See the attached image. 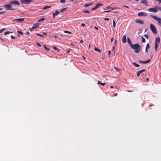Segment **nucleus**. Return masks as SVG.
<instances>
[{
    "label": "nucleus",
    "mask_w": 161,
    "mask_h": 161,
    "mask_svg": "<svg viewBox=\"0 0 161 161\" xmlns=\"http://www.w3.org/2000/svg\"><path fill=\"white\" fill-rule=\"evenodd\" d=\"M44 20H45V18H41L40 19H39L38 20V22H41V21H43Z\"/></svg>",
    "instance_id": "25"
},
{
    "label": "nucleus",
    "mask_w": 161,
    "mask_h": 161,
    "mask_svg": "<svg viewBox=\"0 0 161 161\" xmlns=\"http://www.w3.org/2000/svg\"><path fill=\"white\" fill-rule=\"evenodd\" d=\"M158 44H155L154 46V49L155 51H157V49L158 47Z\"/></svg>",
    "instance_id": "23"
},
{
    "label": "nucleus",
    "mask_w": 161,
    "mask_h": 161,
    "mask_svg": "<svg viewBox=\"0 0 161 161\" xmlns=\"http://www.w3.org/2000/svg\"><path fill=\"white\" fill-rule=\"evenodd\" d=\"M84 6L86 7H87L88 6H89L88 4H85Z\"/></svg>",
    "instance_id": "45"
},
{
    "label": "nucleus",
    "mask_w": 161,
    "mask_h": 161,
    "mask_svg": "<svg viewBox=\"0 0 161 161\" xmlns=\"http://www.w3.org/2000/svg\"><path fill=\"white\" fill-rule=\"evenodd\" d=\"M113 25L114 28H115V27L116 24L115 23V22L114 20H113Z\"/></svg>",
    "instance_id": "33"
},
{
    "label": "nucleus",
    "mask_w": 161,
    "mask_h": 161,
    "mask_svg": "<svg viewBox=\"0 0 161 161\" xmlns=\"http://www.w3.org/2000/svg\"><path fill=\"white\" fill-rule=\"evenodd\" d=\"M104 20H108V21L109 20V19L108 18H106L104 19Z\"/></svg>",
    "instance_id": "46"
},
{
    "label": "nucleus",
    "mask_w": 161,
    "mask_h": 161,
    "mask_svg": "<svg viewBox=\"0 0 161 161\" xmlns=\"http://www.w3.org/2000/svg\"><path fill=\"white\" fill-rule=\"evenodd\" d=\"M44 48L47 51H49V49L48 48H47L46 46L45 45H44Z\"/></svg>",
    "instance_id": "30"
},
{
    "label": "nucleus",
    "mask_w": 161,
    "mask_h": 161,
    "mask_svg": "<svg viewBox=\"0 0 161 161\" xmlns=\"http://www.w3.org/2000/svg\"><path fill=\"white\" fill-rule=\"evenodd\" d=\"M127 41L128 44L130 47L133 44H132V42L129 37L127 38Z\"/></svg>",
    "instance_id": "15"
},
{
    "label": "nucleus",
    "mask_w": 161,
    "mask_h": 161,
    "mask_svg": "<svg viewBox=\"0 0 161 161\" xmlns=\"http://www.w3.org/2000/svg\"><path fill=\"white\" fill-rule=\"evenodd\" d=\"M33 1V0H21L20 1L21 3L25 4H29Z\"/></svg>",
    "instance_id": "5"
},
{
    "label": "nucleus",
    "mask_w": 161,
    "mask_h": 161,
    "mask_svg": "<svg viewBox=\"0 0 161 161\" xmlns=\"http://www.w3.org/2000/svg\"><path fill=\"white\" fill-rule=\"evenodd\" d=\"M64 32L65 33H69V34H72V33L71 32H70L69 31H64Z\"/></svg>",
    "instance_id": "31"
},
{
    "label": "nucleus",
    "mask_w": 161,
    "mask_h": 161,
    "mask_svg": "<svg viewBox=\"0 0 161 161\" xmlns=\"http://www.w3.org/2000/svg\"><path fill=\"white\" fill-rule=\"evenodd\" d=\"M26 34L28 35V36H29L30 33L29 31H27L26 32Z\"/></svg>",
    "instance_id": "55"
},
{
    "label": "nucleus",
    "mask_w": 161,
    "mask_h": 161,
    "mask_svg": "<svg viewBox=\"0 0 161 161\" xmlns=\"http://www.w3.org/2000/svg\"><path fill=\"white\" fill-rule=\"evenodd\" d=\"M115 46L116 45L117 43V40H115Z\"/></svg>",
    "instance_id": "58"
},
{
    "label": "nucleus",
    "mask_w": 161,
    "mask_h": 161,
    "mask_svg": "<svg viewBox=\"0 0 161 161\" xmlns=\"http://www.w3.org/2000/svg\"><path fill=\"white\" fill-rule=\"evenodd\" d=\"M12 33V32H10L9 31H6V32H4V35H6L7 34H9L10 33Z\"/></svg>",
    "instance_id": "32"
},
{
    "label": "nucleus",
    "mask_w": 161,
    "mask_h": 161,
    "mask_svg": "<svg viewBox=\"0 0 161 161\" xmlns=\"http://www.w3.org/2000/svg\"><path fill=\"white\" fill-rule=\"evenodd\" d=\"M81 25L83 26V27H84L85 26V24H83V23H82L81 24Z\"/></svg>",
    "instance_id": "52"
},
{
    "label": "nucleus",
    "mask_w": 161,
    "mask_h": 161,
    "mask_svg": "<svg viewBox=\"0 0 161 161\" xmlns=\"http://www.w3.org/2000/svg\"><path fill=\"white\" fill-rule=\"evenodd\" d=\"M142 42H145V39L143 37H142Z\"/></svg>",
    "instance_id": "36"
},
{
    "label": "nucleus",
    "mask_w": 161,
    "mask_h": 161,
    "mask_svg": "<svg viewBox=\"0 0 161 161\" xmlns=\"http://www.w3.org/2000/svg\"><path fill=\"white\" fill-rule=\"evenodd\" d=\"M97 9V8L95 6L94 7L92 8V10H95L96 9Z\"/></svg>",
    "instance_id": "41"
},
{
    "label": "nucleus",
    "mask_w": 161,
    "mask_h": 161,
    "mask_svg": "<svg viewBox=\"0 0 161 161\" xmlns=\"http://www.w3.org/2000/svg\"><path fill=\"white\" fill-rule=\"evenodd\" d=\"M94 28H95L96 29V30H98V28L97 27H94Z\"/></svg>",
    "instance_id": "62"
},
{
    "label": "nucleus",
    "mask_w": 161,
    "mask_h": 161,
    "mask_svg": "<svg viewBox=\"0 0 161 161\" xmlns=\"http://www.w3.org/2000/svg\"><path fill=\"white\" fill-rule=\"evenodd\" d=\"M144 36L146 38H148V37H149V36L148 35H147V34H145L144 35Z\"/></svg>",
    "instance_id": "39"
},
{
    "label": "nucleus",
    "mask_w": 161,
    "mask_h": 161,
    "mask_svg": "<svg viewBox=\"0 0 161 161\" xmlns=\"http://www.w3.org/2000/svg\"><path fill=\"white\" fill-rule=\"evenodd\" d=\"M141 3L145 5L146 6H148V3L146 0H142Z\"/></svg>",
    "instance_id": "11"
},
{
    "label": "nucleus",
    "mask_w": 161,
    "mask_h": 161,
    "mask_svg": "<svg viewBox=\"0 0 161 161\" xmlns=\"http://www.w3.org/2000/svg\"><path fill=\"white\" fill-rule=\"evenodd\" d=\"M150 61V59H149L147 61H142V60H139V62L140 63H143V64H147Z\"/></svg>",
    "instance_id": "14"
},
{
    "label": "nucleus",
    "mask_w": 161,
    "mask_h": 161,
    "mask_svg": "<svg viewBox=\"0 0 161 161\" xmlns=\"http://www.w3.org/2000/svg\"><path fill=\"white\" fill-rule=\"evenodd\" d=\"M102 5H103V4L99 3L97 4L96 5V7L97 8L99 6H102Z\"/></svg>",
    "instance_id": "19"
},
{
    "label": "nucleus",
    "mask_w": 161,
    "mask_h": 161,
    "mask_svg": "<svg viewBox=\"0 0 161 161\" xmlns=\"http://www.w3.org/2000/svg\"><path fill=\"white\" fill-rule=\"evenodd\" d=\"M137 76L138 77H139L140 76V75L141 74H140L139 73V72H137Z\"/></svg>",
    "instance_id": "42"
},
{
    "label": "nucleus",
    "mask_w": 161,
    "mask_h": 161,
    "mask_svg": "<svg viewBox=\"0 0 161 161\" xmlns=\"http://www.w3.org/2000/svg\"><path fill=\"white\" fill-rule=\"evenodd\" d=\"M25 19V18H19V19H15L12 20V21L14 22V20H17L18 22H21L23 21Z\"/></svg>",
    "instance_id": "7"
},
{
    "label": "nucleus",
    "mask_w": 161,
    "mask_h": 161,
    "mask_svg": "<svg viewBox=\"0 0 161 161\" xmlns=\"http://www.w3.org/2000/svg\"><path fill=\"white\" fill-rule=\"evenodd\" d=\"M159 3H161V0H157Z\"/></svg>",
    "instance_id": "60"
},
{
    "label": "nucleus",
    "mask_w": 161,
    "mask_h": 161,
    "mask_svg": "<svg viewBox=\"0 0 161 161\" xmlns=\"http://www.w3.org/2000/svg\"><path fill=\"white\" fill-rule=\"evenodd\" d=\"M114 68L115 69H116L117 71H119L120 70V69H118L117 68H116V67H114Z\"/></svg>",
    "instance_id": "44"
},
{
    "label": "nucleus",
    "mask_w": 161,
    "mask_h": 161,
    "mask_svg": "<svg viewBox=\"0 0 161 161\" xmlns=\"http://www.w3.org/2000/svg\"><path fill=\"white\" fill-rule=\"evenodd\" d=\"M17 32H18V33L21 34L22 35H23V32H22L21 31H18Z\"/></svg>",
    "instance_id": "37"
},
{
    "label": "nucleus",
    "mask_w": 161,
    "mask_h": 161,
    "mask_svg": "<svg viewBox=\"0 0 161 161\" xmlns=\"http://www.w3.org/2000/svg\"><path fill=\"white\" fill-rule=\"evenodd\" d=\"M146 71V70L145 69H142L141 70H140V71H138V72H139V73L140 74H141L142 73V72H145Z\"/></svg>",
    "instance_id": "24"
},
{
    "label": "nucleus",
    "mask_w": 161,
    "mask_h": 161,
    "mask_svg": "<svg viewBox=\"0 0 161 161\" xmlns=\"http://www.w3.org/2000/svg\"><path fill=\"white\" fill-rule=\"evenodd\" d=\"M114 39V38L112 37L111 38V42H113Z\"/></svg>",
    "instance_id": "57"
},
{
    "label": "nucleus",
    "mask_w": 161,
    "mask_h": 161,
    "mask_svg": "<svg viewBox=\"0 0 161 161\" xmlns=\"http://www.w3.org/2000/svg\"><path fill=\"white\" fill-rule=\"evenodd\" d=\"M111 11L110 10H109V11H104V12H110Z\"/></svg>",
    "instance_id": "59"
},
{
    "label": "nucleus",
    "mask_w": 161,
    "mask_h": 161,
    "mask_svg": "<svg viewBox=\"0 0 161 161\" xmlns=\"http://www.w3.org/2000/svg\"><path fill=\"white\" fill-rule=\"evenodd\" d=\"M51 6H46L42 8L43 9H46L48 8H51Z\"/></svg>",
    "instance_id": "18"
},
{
    "label": "nucleus",
    "mask_w": 161,
    "mask_h": 161,
    "mask_svg": "<svg viewBox=\"0 0 161 161\" xmlns=\"http://www.w3.org/2000/svg\"><path fill=\"white\" fill-rule=\"evenodd\" d=\"M130 47L133 49L135 50V52L136 53H139L141 49V47L140 46L138 43L132 44Z\"/></svg>",
    "instance_id": "2"
},
{
    "label": "nucleus",
    "mask_w": 161,
    "mask_h": 161,
    "mask_svg": "<svg viewBox=\"0 0 161 161\" xmlns=\"http://www.w3.org/2000/svg\"><path fill=\"white\" fill-rule=\"evenodd\" d=\"M135 22L137 23H140V24H144L143 21L142 20L139 19H136L135 21Z\"/></svg>",
    "instance_id": "12"
},
{
    "label": "nucleus",
    "mask_w": 161,
    "mask_h": 161,
    "mask_svg": "<svg viewBox=\"0 0 161 161\" xmlns=\"http://www.w3.org/2000/svg\"><path fill=\"white\" fill-rule=\"evenodd\" d=\"M5 30V28H3V29H2L1 30H0V33H2V32H3V31H4Z\"/></svg>",
    "instance_id": "35"
},
{
    "label": "nucleus",
    "mask_w": 161,
    "mask_h": 161,
    "mask_svg": "<svg viewBox=\"0 0 161 161\" xmlns=\"http://www.w3.org/2000/svg\"><path fill=\"white\" fill-rule=\"evenodd\" d=\"M11 38H12V39H15V37L14 36H13L12 35H11Z\"/></svg>",
    "instance_id": "48"
},
{
    "label": "nucleus",
    "mask_w": 161,
    "mask_h": 161,
    "mask_svg": "<svg viewBox=\"0 0 161 161\" xmlns=\"http://www.w3.org/2000/svg\"><path fill=\"white\" fill-rule=\"evenodd\" d=\"M160 42V38L159 37H157L155 38V44H159Z\"/></svg>",
    "instance_id": "10"
},
{
    "label": "nucleus",
    "mask_w": 161,
    "mask_h": 161,
    "mask_svg": "<svg viewBox=\"0 0 161 161\" xmlns=\"http://www.w3.org/2000/svg\"><path fill=\"white\" fill-rule=\"evenodd\" d=\"M157 7H156L155 8H149L148 9V11L151 12L156 13L158 11V8H157Z\"/></svg>",
    "instance_id": "6"
},
{
    "label": "nucleus",
    "mask_w": 161,
    "mask_h": 161,
    "mask_svg": "<svg viewBox=\"0 0 161 161\" xmlns=\"http://www.w3.org/2000/svg\"><path fill=\"white\" fill-rule=\"evenodd\" d=\"M20 4V3L17 1H11L9 2V4H8L4 5L3 7L6 8V10H14V8H12V5H14L19 6Z\"/></svg>",
    "instance_id": "1"
},
{
    "label": "nucleus",
    "mask_w": 161,
    "mask_h": 161,
    "mask_svg": "<svg viewBox=\"0 0 161 161\" xmlns=\"http://www.w3.org/2000/svg\"><path fill=\"white\" fill-rule=\"evenodd\" d=\"M53 49L55 50H56L57 51V52H59V49H58L56 47H53Z\"/></svg>",
    "instance_id": "27"
},
{
    "label": "nucleus",
    "mask_w": 161,
    "mask_h": 161,
    "mask_svg": "<svg viewBox=\"0 0 161 161\" xmlns=\"http://www.w3.org/2000/svg\"><path fill=\"white\" fill-rule=\"evenodd\" d=\"M138 15L139 16H147V14L144 12H139L138 13Z\"/></svg>",
    "instance_id": "8"
},
{
    "label": "nucleus",
    "mask_w": 161,
    "mask_h": 161,
    "mask_svg": "<svg viewBox=\"0 0 161 161\" xmlns=\"http://www.w3.org/2000/svg\"><path fill=\"white\" fill-rule=\"evenodd\" d=\"M132 64L135 66L136 67H138L140 66V65L139 64H138L135 62H133Z\"/></svg>",
    "instance_id": "21"
},
{
    "label": "nucleus",
    "mask_w": 161,
    "mask_h": 161,
    "mask_svg": "<svg viewBox=\"0 0 161 161\" xmlns=\"http://www.w3.org/2000/svg\"><path fill=\"white\" fill-rule=\"evenodd\" d=\"M123 7H126V8H129V7L128 6H126V5H123Z\"/></svg>",
    "instance_id": "54"
},
{
    "label": "nucleus",
    "mask_w": 161,
    "mask_h": 161,
    "mask_svg": "<svg viewBox=\"0 0 161 161\" xmlns=\"http://www.w3.org/2000/svg\"><path fill=\"white\" fill-rule=\"evenodd\" d=\"M83 42V40H81L80 41V42H81V43Z\"/></svg>",
    "instance_id": "64"
},
{
    "label": "nucleus",
    "mask_w": 161,
    "mask_h": 161,
    "mask_svg": "<svg viewBox=\"0 0 161 161\" xmlns=\"http://www.w3.org/2000/svg\"><path fill=\"white\" fill-rule=\"evenodd\" d=\"M83 13H90V12H89V10H84L83 11Z\"/></svg>",
    "instance_id": "29"
},
{
    "label": "nucleus",
    "mask_w": 161,
    "mask_h": 161,
    "mask_svg": "<svg viewBox=\"0 0 161 161\" xmlns=\"http://www.w3.org/2000/svg\"><path fill=\"white\" fill-rule=\"evenodd\" d=\"M110 53H111V51H108V55L109 56L110 55Z\"/></svg>",
    "instance_id": "56"
},
{
    "label": "nucleus",
    "mask_w": 161,
    "mask_h": 161,
    "mask_svg": "<svg viewBox=\"0 0 161 161\" xmlns=\"http://www.w3.org/2000/svg\"><path fill=\"white\" fill-rule=\"evenodd\" d=\"M37 35H38V36H41V37H43L44 36L42 35H41V34H39V33H37L36 34Z\"/></svg>",
    "instance_id": "38"
},
{
    "label": "nucleus",
    "mask_w": 161,
    "mask_h": 161,
    "mask_svg": "<svg viewBox=\"0 0 161 161\" xmlns=\"http://www.w3.org/2000/svg\"><path fill=\"white\" fill-rule=\"evenodd\" d=\"M117 87L116 86H115L114 87L112 86H110V87L111 88H115Z\"/></svg>",
    "instance_id": "49"
},
{
    "label": "nucleus",
    "mask_w": 161,
    "mask_h": 161,
    "mask_svg": "<svg viewBox=\"0 0 161 161\" xmlns=\"http://www.w3.org/2000/svg\"><path fill=\"white\" fill-rule=\"evenodd\" d=\"M150 16L153 18L154 19L157 20L158 22V25L161 26V18L152 15H150Z\"/></svg>",
    "instance_id": "3"
},
{
    "label": "nucleus",
    "mask_w": 161,
    "mask_h": 161,
    "mask_svg": "<svg viewBox=\"0 0 161 161\" xmlns=\"http://www.w3.org/2000/svg\"><path fill=\"white\" fill-rule=\"evenodd\" d=\"M94 49L96 51H98L99 52H101L100 50L99 49L97 48V47H94Z\"/></svg>",
    "instance_id": "26"
},
{
    "label": "nucleus",
    "mask_w": 161,
    "mask_h": 161,
    "mask_svg": "<svg viewBox=\"0 0 161 161\" xmlns=\"http://www.w3.org/2000/svg\"><path fill=\"white\" fill-rule=\"evenodd\" d=\"M122 41L123 43H125V42H126V36L125 35H123L122 37Z\"/></svg>",
    "instance_id": "13"
},
{
    "label": "nucleus",
    "mask_w": 161,
    "mask_h": 161,
    "mask_svg": "<svg viewBox=\"0 0 161 161\" xmlns=\"http://www.w3.org/2000/svg\"><path fill=\"white\" fill-rule=\"evenodd\" d=\"M92 4V3H89V4H88L89 6L91 5Z\"/></svg>",
    "instance_id": "61"
},
{
    "label": "nucleus",
    "mask_w": 161,
    "mask_h": 161,
    "mask_svg": "<svg viewBox=\"0 0 161 161\" xmlns=\"http://www.w3.org/2000/svg\"><path fill=\"white\" fill-rule=\"evenodd\" d=\"M70 50H71V49L67 50V51H66V53H69L70 52Z\"/></svg>",
    "instance_id": "50"
},
{
    "label": "nucleus",
    "mask_w": 161,
    "mask_h": 161,
    "mask_svg": "<svg viewBox=\"0 0 161 161\" xmlns=\"http://www.w3.org/2000/svg\"><path fill=\"white\" fill-rule=\"evenodd\" d=\"M38 26V24H35L34 25H33V26L32 27V29H35L36 28H37Z\"/></svg>",
    "instance_id": "16"
},
{
    "label": "nucleus",
    "mask_w": 161,
    "mask_h": 161,
    "mask_svg": "<svg viewBox=\"0 0 161 161\" xmlns=\"http://www.w3.org/2000/svg\"><path fill=\"white\" fill-rule=\"evenodd\" d=\"M4 11H2V12H0V14H3L4 13Z\"/></svg>",
    "instance_id": "53"
},
{
    "label": "nucleus",
    "mask_w": 161,
    "mask_h": 161,
    "mask_svg": "<svg viewBox=\"0 0 161 161\" xmlns=\"http://www.w3.org/2000/svg\"><path fill=\"white\" fill-rule=\"evenodd\" d=\"M67 8H63L62 9H61L60 11V12H62L65 11L67 9Z\"/></svg>",
    "instance_id": "28"
},
{
    "label": "nucleus",
    "mask_w": 161,
    "mask_h": 161,
    "mask_svg": "<svg viewBox=\"0 0 161 161\" xmlns=\"http://www.w3.org/2000/svg\"><path fill=\"white\" fill-rule=\"evenodd\" d=\"M113 13H114L117 14V13H118V11H115L113 12Z\"/></svg>",
    "instance_id": "51"
},
{
    "label": "nucleus",
    "mask_w": 161,
    "mask_h": 161,
    "mask_svg": "<svg viewBox=\"0 0 161 161\" xmlns=\"http://www.w3.org/2000/svg\"><path fill=\"white\" fill-rule=\"evenodd\" d=\"M119 8H117V7H114V8H111V9H118Z\"/></svg>",
    "instance_id": "43"
},
{
    "label": "nucleus",
    "mask_w": 161,
    "mask_h": 161,
    "mask_svg": "<svg viewBox=\"0 0 161 161\" xmlns=\"http://www.w3.org/2000/svg\"><path fill=\"white\" fill-rule=\"evenodd\" d=\"M66 0H60V3H65Z\"/></svg>",
    "instance_id": "34"
},
{
    "label": "nucleus",
    "mask_w": 161,
    "mask_h": 161,
    "mask_svg": "<svg viewBox=\"0 0 161 161\" xmlns=\"http://www.w3.org/2000/svg\"><path fill=\"white\" fill-rule=\"evenodd\" d=\"M60 12L59 11L56 10L55 12L52 13L53 18H55L56 16L59 14H60Z\"/></svg>",
    "instance_id": "9"
},
{
    "label": "nucleus",
    "mask_w": 161,
    "mask_h": 161,
    "mask_svg": "<svg viewBox=\"0 0 161 161\" xmlns=\"http://www.w3.org/2000/svg\"><path fill=\"white\" fill-rule=\"evenodd\" d=\"M157 8H158V9L161 11V7H158Z\"/></svg>",
    "instance_id": "47"
},
{
    "label": "nucleus",
    "mask_w": 161,
    "mask_h": 161,
    "mask_svg": "<svg viewBox=\"0 0 161 161\" xmlns=\"http://www.w3.org/2000/svg\"><path fill=\"white\" fill-rule=\"evenodd\" d=\"M158 44H155L154 46V49L155 51H157V49L158 47Z\"/></svg>",
    "instance_id": "22"
},
{
    "label": "nucleus",
    "mask_w": 161,
    "mask_h": 161,
    "mask_svg": "<svg viewBox=\"0 0 161 161\" xmlns=\"http://www.w3.org/2000/svg\"><path fill=\"white\" fill-rule=\"evenodd\" d=\"M153 106V104H151V105H149V106H148V107H150L151 106Z\"/></svg>",
    "instance_id": "63"
},
{
    "label": "nucleus",
    "mask_w": 161,
    "mask_h": 161,
    "mask_svg": "<svg viewBox=\"0 0 161 161\" xmlns=\"http://www.w3.org/2000/svg\"><path fill=\"white\" fill-rule=\"evenodd\" d=\"M149 43H147V44L146 47V49H145L146 52L147 53V49H149Z\"/></svg>",
    "instance_id": "17"
},
{
    "label": "nucleus",
    "mask_w": 161,
    "mask_h": 161,
    "mask_svg": "<svg viewBox=\"0 0 161 161\" xmlns=\"http://www.w3.org/2000/svg\"><path fill=\"white\" fill-rule=\"evenodd\" d=\"M97 84H100L101 85H102V86H104L105 85L106 83H102L101 81H98V82H97Z\"/></svg>",
    "instance_id": "20"
},
{
    "label": "nucleus",
    "mask_w": 161,
    "mask_h": 161,
    "mask_svg": "<svg viewBox=\"0 0 161 161\" xmlns=\"http://www.w3.org/2000/svg\"><path fill=\"white\" fill-rule=\"evenodd\" d=\"M150 28L151 31L153 33L155 34L157 33V32L156 29L153 25L152 24H150Z\"/></svg>",
    "instance_id": "4"
},
{
    "label": "nucleus",
    "mask_w": 161,
    "mask_h": 161,
    "mask_svg": "<svg viewBox=\"0 0 161 161\" xmlns=\"http://www.w3.org/2000/svg\"><path fill=\"white\" fill-rule=\"evenodd\" d=\"M36 44H37V45L39 47H41V45L38 42H36Z\"/></svg>",
    "instance_id": "40"
}]
</instances>
